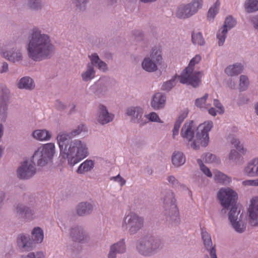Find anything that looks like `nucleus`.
Masks as SVG:
<instances>
[{
    "mask_svg": "<svg viewBox=\"0 0 258 258\" xmlns=\"http://www.w3.org/2000/svg\"><path fill=\"white\" fill-rule=\"evenodd\" d=\"M85 130L84 125H79L71 134H60L57 138L60 150V155L68 160V164L73 166L85 158L89 155L88 148L85 143L79 140H70Z\"/></svg>",
    "mask_w": 258,
    "mask_h": 258,
    "instance_id": "1",
    "label": "nucleus"
},
{
    "mask_svg": "<svg viewBox=\"0 0 258 258\" xmlns=\"http://www.w3.org/2000/svg\"><path fill=\"white\" fill-rule=\"evenodd\" d=\"M53 49L48 36L41 34L38 29L34 28L27 47L29 57L34 60L39 61L47 58L53 53Z\"/></svg>",
    "mask_w": 258,
    "mask_h": 258,
    "instance_id": "2",
    "label": "nucleus"
},
{
    "mask_svg": "<svg viewBox=\"0 0 258 258\" xmlns=\"http://www.w3.org/2000/svg\"><path fill=\"white\" fill-rule=\"evenodd\" d=\"M201 59L200 55H196L190 61L188 66L182 73L180 77V82L197 87L201 82L202 73L201 72H193L194 66Z\"/></svg>",
    "mask_w": 258,
    "mask_h": 258,
    "instance_id": "3",
    "label": "nucleus"
},
{
    "mask_svg": "<svg viewBox=\"0 0 258 258\" xmlns=\"http://www.w3.org/2000/svg\"><path fill=\"white\" fill-rule=\"evenodd\" d=\"M213 126L211 121L204 122L199 125L197 130L196 140L191 144V147L197 150L199 149L200 145L206 147L209 141V132Z\"/></svg>",
    "mask_w": 258,
    "mask_h": 258,
    "instance_id": "4",
    "label": "nucleus"
},
{
    "mask_svg": "<svg viewBox=\"0 0 258 258\" xmlns=\"http://www.w3.org/2000/svg\"><path fill=\"white\" fill-rule=\"evenodd\" d=\"M33 240L24 235H20L17 239V243L22 251L30 250L33 246V241L40 243L43 239V230L39 227L35 228L32 232Z\"/></svg>",
    "mask_w": 258,
    "mask_h": 258,
    "instance_id": "5",
    "label": "nucleus"
},
{
    "mask_svg": "<svg viewBox=\"0 0 258 258\" xmlns=\"http://www.w3.org/2000/svg\"><path fill=\"white\" fill-rule=\"evenodd\" d=\"M55 153L53 143L45 144L38 148L33 156V160L37 161L39 166H44L48 160L52 159Z\"/></svg>",
    "mask_w": 258,
    "mask_h": 258,
    "instance_id": "6",
    "label": "nucleus"
},
{
    "mask_svg": "<svg viewBox=\"0 0 258 258\" xmlns=\"http://www.w3.org/2000/svg\"><path fill=\"white\" fill-rule=\"evenodd\" d=\"M160 241L153 237H146L141 240L137 244L138 251L144 255H149L161 246Z\"/></svg>",
    "mask_w": 258,
    "mask_h": 258,
    "instance_id": "7",
    "label": "nucleus"
},
{
    "mask_svg": "<svg viewBox=\"0 0 258 258\" xmlns=\"http://www.w3.org/2000/svg\"><path fill=\"white\" fill-rule=\"evenodd\" d=\"M143 219L134 212L126 215L122 223V227L128 229L131 233H134L142 228Z\"/></svg>",
    "mask_w": 258,
    "mask_h": 258,
    "instance_id": "8",
    "label": "nucleus"
},
{
    "mask_svg": "<svg viewBox=\"0 0 258 258\" xmlns=\"http://www.w3.org/2000/svg\"><path fill=\"white\" fill-rule=\"evenodd\" d=\"M91 64H88L87 71L82 74V79L85 81L92 79L95 76V71L93 65L97 64L98 68L103 71L107 70L106 64L101 61L97 54L89 56Z\"/></svg>",
    "mask_w": 258,
    "mask_h": 258,
    "instance_id": "9",
    "label": "nucleus"
},
{
    "mask_svg": "<svg viewBox=\"0 0 258 258\" xmlns=\"http://www.w3.org/2000/svg\"><path fill=\"white\" fill-rule=\"evenodd\" d=\"M218 198L221 205L225 209L235 203L237 199V194L229 188H222L218 193Z\"/></svg>",
    "mask_w": 258,
    "mask_h": 258,
    "instance_id": "10",
    "label": "nucleus"
},
{
    "mask_svg": "<svg viewBox=\"0 0 258 258\" xmlns=\"http://www.w3.org/2000/svg\"><path fill=\"white\" fill-rule=\"evenodd\" d=\"M162 198L163 199V203L170 206V217L172 220H177L179 219V212L175 204L176 200L173 193L170 190L165 191L162 193Z\"/></svg>",
    "mask_w": 258,
    "mask_h": 258,
    "instance_id": "11",
    "label": "nucleus"
},
{
    "mask_svg": "<svg viewBox=\"0 0 258 258\" xmlns=\"http://www.w3.org/2000/svg\"><path fill=\"white\" fill-rule=\"evenodd\" d=\"M236 24V21L231 16L227 17L221 30H219L217 34L219 46L222 45L225 40L228 30L233 28Z\"/></svg>",
    "mask_w": 258,
    "mask_h": 258,
    "instance_id": "12",
    "label": "nucleus"
},
{
    "mask_svg": "<svg viewBox=\"0 0 258 258\" xmlns=\"http://www.w3.org/2000/svg\"><path fill=\"white\" fill-rule=\"evenodd\" d=\"M36 169L33 163L24 162L17 169V176L20 179H28L34 175Z\"/></svg>",
    "mask_w": 258,
    "mask_h": 258,
    "instance_id": "13",
    "label": "nucleus"
},
{
    "mask_svg": "<svg viewBox=\"0 0 258 258\" xmlns=\"http://www.w3.org/2000/svg\"><path fill=\"white\" fill-rule=\"evenodd\" d=\"M249 222L251 226H258V196L252 198L248 209Z\"/></svg>",
    "mask_w": 258,
    "mask_h": 258,
    "instance_id": "14",
    "label": "nucleus"
},
{
    "mask_svg": "<svg viewBox=\"0 0 258 258\" xmlns=\"http://www.w3.org/2000/svg\"><path fill=\"white\" fill-rule=\"evenodd\" d=\"M239 211H237V207L235 205L233 206L229 213V219L235 231L239 233L243 232L246 226L243 224H241L237 221Z\"/></svg>",
    "mask_w": 258,
    "mask_h": 258,
    "instance_id": "15",
    "label": "nucleus"
},
{
    "mask_svg": "<svg viewBox=\"0 0 258 258\" xmlns=\"http://www.w3.org/2000/svg\"><path fill=\"white\" fill-rule=\"evenodd\" d=\"M243 172L244 175L248 177L258 176V158H253L248 162Z\"/></svg>",
    "mask_w": 258,
    "mask_h": 258,
    "instance_id": "16",
    "label": "nucleus"
},
{
    "mask_svg": "<svg viewBox=\"0 0 258 258\" xmlns=\"http://www.w3.org/2000/svg\"><path fill=\"white\" fill-rule=\"evenodd\" d=\"M195 126L194 121L191 120L186 122L181 131V136L188 141L193 139L195 135Z\"/></svg>",
    "mask_w": 258,
    "mask_h": 258,
    "instance_id": "17",
    "label": "nucleus"
},
{
    "mask_svg": "<svg viewBox=\"0 0 258 258\" xmlns=\"http://www.w3.org/2000/svg\"><path fill=\"white\" fill-rule=\"evenodd\" d=\"M202 238L203 243L206 249L209 251L211 258H217L216 253V249L213 246L211 236L205 231H202Z\"/></svg>",
    "mask_w": 258,
    "mask_h": 258,
    "instance_id": "18",
    "label": "nucleus"
},
{
    "mask_svg": "<svg viewBox=\"0 0 258 258\" xmlns=\"http://www.w3.org/2000/svg\"><path fill=\"white\" fill-rule=\"evenodd\" d=\"M1 55L10 61L15 62L22 59L21 53L18 50L14 49L13 48L9 51L3 50L1 52Z\"/></svg>",
    "mask_w": 258,
    "mask_h": 258,
    "instance_id": "19",
    "label": "nucleus"
},
{
    "mask_svg": "<svg viewBox=\"0 0 258 258\" xmlns=\"http://www.w3.org/2000/svg\"><path fill=\"white\" fill-rule=\"evenodd\" d=\"M113 115L108 113L106 107L103 105L99 106L98 121L102 124H106L112 121Z\"/></svg>",
    "mask_w": 258,
    "mask_h": 258,
    "instance_id": "20",
    "label": "nucleus"
},
{
    "mask_svg": "<svg viewBox=\"0 0 258 258\" xmlns=\"http://www.w3.org/2000/svg\"><path fill=\"white\" fill-rule=\"evenodd\" d=\"M165 97L161 93L155 94L152 99L151 106L155 110L164 107L165 103Z\"/></svg>",
    "mask_w": 258,
    "mask_h": 258,
    "instance_id": "21",
    "label": "nucleus"
},
{
    "mask_svg": "<svg viewBox=\"0 0 258 258\" xmlns=\"http://www.w3.org/2000/svg\"><path fill=\"white\" fill-rule=\"evenodd\" d=\"M125 245L124 240L119 241L111 246L110 250L108 254V258H115L117 253H122L125 251Z\"/></svg>",
    "mask_w": 258,
    "mask_h": 258,
    "instance_id": "22",
    "label": "nucleus"
},
{
    "mask_svg": "<svg viewBox=\"0 0 258 258\" xmlns=\"http://www.w3.org/2000/svg\"><path fill=\"white\" fill-rule=\"evenodd\" d=\"M189 4L181 5L178 8L176 13V16L180 19H185L192 16L194 13L191 12Z\"/></svg>",
    "mask_w": 258,
    "mask_h": 258,
    "instance_id": "23",
    "label": "nucleus"
},
{
    "mask_svg": "<svg viewBox=\"0 0 258 258\" xmlns=\"http://www.w3.org/2000/svg\"><path fill=\"white\" fill-rule=\"evenodd\" d=\"M71 236L73 240L79 242L87 240V236L85 235L83 230L79 227H75L71 230Z\"/></svg>",
    "mask_w": 258,
    "mask_h": 258,
    "instance_id": "24",
    "label": "nucleus"
},
{
    "mask_svg": "<svg viewBox=\"0 0 258 258\" xmlns=\"http://www.w3.org/2000/svg\"><path fill=\"white\" fill-rule=\"evenodd\" d=\"M93 210L92 205L88 203H81L77 208V214L79 216H84L90 214Z\"/></svg>",
    "mask_w": 258,
    "mask_h": 258,
    "instance_id": "25",
    "label": "nucleus"
},
{
    "mask_svg": "<svg viewBox=\"0 0 258 258\" xmlns=\"http://www.w3.org/2000/svg\"><path fill=\"white\" fill-rule=\"evenodd\" d=\"M143 110L140 107H131L126 109V114L128 116L132 117V120H139L142 117L143 114Z\"/></svg>",
    "mask_w": 258,
    "mask_h": 258,
    "instance_id": "26",
    "label": "nucleus"
},
{
    "mask_svg": "<svg viewBox=\"0 0 258 258\" xmlns=\"http://www.w3.org/2000/svg\"><path fill=\"white\" fill-rule=\"evenodd\" d=\"M33 137L40 141H46L50 139L51 134L45 130H37L33 132Z\"/></svg>",
    "mask_w": 258,
    "mask_h": 258,
    "instance_id": "27",
    "label": "nucleus"
},
{
    "mask_svg": "<svg viewBox=\"0 0 258 258\" xmlns=\"http://www.w3.org/2000/svg\"><path fill=\"white\" fill-rule=\"evenodd\" d=\"M243 70V66L241 64H235L227 67L225 72L227 75L230 76L238 75Z\"/></svg>",
    "mask_w": 258,
    "mask_h": 258,
    "instance_id": "28",
    "label": "nucleus"
},
{
    "mask_svg": "<svg viewBox=\"0 0 258 258\" xmlns=\"http://www.w3.org/2000/svg\"><path fill=\"white\" fill-rule=\"evenodd\" d=\"M213 173L214 179L218 182L226 184L231 181L230 177L218 170H214Z\"/></svg>",
    "mask_w": 258,
    "mask_h": 258,
    "instance_id": "29",
    "label": "nucleus"
},
{
    "mask_svg": "<svg viewBox=\"0 0 258 258\" xmlns=\"http://www.w3.org/2000/svg\"><path fill=\"white\" fill-rule=\"evenodd\" d=\"M93 167L94 162L91 160H86L80 165L77 169V173L83 174L91 170Z\"/></svg>",
    "mask_w": 258,
    "mask_h": 258,
    "instance_id": "30",
    "label": "nucleus"
},
{
    "mask_svg": "<svg viewBox=\"0 0 258 258\" xmlns=\"http://www.w3.org/2000/svg\"><path fill=\"white\" fill-rule=\"evenodd\" d=\"M18 86L20 89H32L34 87V84L32 79L26 77L20 80Z\"/></svg>",
    "mask_w": 258,
    "mask_h": 258,
    "instance_id": "31",
    "label": "nucleus"
},
{
    "mask_svg": "<svg viewBox=\"0 0 258 258\" xmlns=\"http://www.w3.org/2000/svg\"><path fill=\"white\" fill-rule=\"evenodd\" d=\"M185 159L182 153L180 152H174L172 157V162L175 166H180L183 164Z\"/></svg>",
    "mask_w": 258,
    "mask_h": 258,
    "instance_id": "32",
    "label": "nucleus"
},
{
    "mask_svg": "<svg viewBox=\"0 0 258 258\" xmlns=\"http://www.w3.org/2000/svg\"><path fill=\"white\" fill-rule=\"evenodd\" d=\"M244 6L248 13L256 11L258 10V0H247Z\"/></svg>",
    "mask_w": 258,
    "mask_h": 258,
    "instance_id": "33",
    "label": "nucleus"
},
{
    "mask_svg": "<svg viewBox=\"0 0 258 258\" xmlns=\"http://www.w3.org/2000/svg\"><path fill=\"white\" fill-rule=\"evenodd\" d=\"M143 68L148 72H154L157 70L156 64L149 58H145L142 62Z\"/></svg>",
    "mask_w": 258,
    "mask_h": 258,
    "instance_id": "34",
    "label": "nucleus"
},
{
    "mask_svg": "<svg viewBox=\"0 0 258 258\" xmlns=\"http://www.w3.org/2000/svg\"><path fill=\"white\" fill-rule=\"evenodd\" d=\"M208 97V95L206 94L203 97L196 99L195 102L196 106L201 108H209L211 104L209 102H207Z\"/></svg>",
    "mask_w": 258,
    "mask_h": 258,
    "instance_id": "35",
    "label": "nucleus"
},
{
    "mask_svg": "<svg viewBox=\"0 0 258 258\" xmlns=\"http://www.w3.org/2000/svg\"><path fill=\"white\" fill-rule=\"evenodd\" d=\"M220 5V2L217 0L213 7H211L208 13V19L209 20L214 19L215 16L217 15L218 12L219 7Z\"/></svg>",
    "mask_w": 258,
    "mask_h": 258,
    "instance_id": "36",
    "label": "nucleus"
},
{
    "mask_svg": "<svg viewBox=\"0 0 258 258\" xmlns=\"http://www.w3.org/2000/svg\"><path fill=\"white\" fill-rule=\"evenodd\" d=\"M192 43L199 45H203L205 43V40L201 32H194L191 35Z\"/></svg>",
    "mask_w": 258,
    "mask_h": 258,
    "instance_id": "37",
    "label": "nucleus"
},
{
    "mask_svg": "<svg viewBox=\"0 0 258 258\" xmlns=\"http://www.w3.org/2000/svg\"><path fill=\"white\" fill-rule=\"evenodd\" d=\"M161 50L160 48H153L151 53L150 57L151 59L155 61L157 64H160L162 60V56L161 54Z\"/></svg>",
    "mask_w": 258,
    "mask_h": 258,
    "instance_id": "38",
    "label": "nucleus"
},
{
    "mask_svg": "<svg viewBox=\"0 0 258 258\" xmlns=\"http://www.w3.org/2000/svg\"><path fill=\"white\" fill-rule=\"evenodd\" d=\"M203 3V0H192V1L188 4L190 7V11L192 12L194 14H196L199 9L202 8Z\"/></svg>",
    "mask_w": 258,
    "mask_h": 258,
    "instance_id": "39",
    "label": "nucleus"
},
{
    "mask_svg": "<svg viewBox=\"0 0 258 258\" xmlns=\"http://www.w3.org/2000/svg\"><path fill=\"white\" fill-rule=\"evenodd\" d=\"M17 213L19 214H24V217L27 218H32L33 215L32 211L29 208H24L23 206H20L17 208Z\"/></svg>",
    "mask_w": 258,
    "mask_h": 258,
    "instance_id": "40",
    "label": "nucleus"
},
{
    "mask_svg": "<svg viewBox=\"0 0 258 258\" xmlns=\"http://www.w3.org/2000/svg\"><path fill=\"white\" fill-rule=\"evenodd\" d=\"M202 159L203 161L208 163H217L219 161L215 155L210 153L203 155Z\"/></svg>",
    "mask_w": 258,
    "mask_h": 258,
    "instance_id": "41",
    "label": "nucleus"
},
{
    "mask_svg": "<svg viewBox=\"0 0 258 258\" xmlns=\"http://www.w3.org/2000/svg\"><path fill=\"white\" fill-rule=\"evenodd\" d=\"M187 116V113L184 116H180L177 120L175 122L174 126V128L173 130V137L174 138V137L178 134L179 129L180 126V124L181 122L183 121V119L186 117Z\"/></svg>",
    "mask_w": 258,
    "mask_h": 258,
    "instance_id": "42",
    "label": "nucleus"
},
{
    "mask_svg": "<svg viewBox=\"0 0 258 258\" xmlns=\"http://www.w3.org/2000/svg\"><path fill=\"white\" fill-rule=\"evenodd\" d=\"M230 142L231 144L234 145V147L236 148V149L242 154H244L246 152V150L244 149L243 147V145L240 144L239 141L235 138H233L231 139Z\"/></svg>",
    "mask_w": 258,
    "mask_h": 258,
    "instance_id": "43",
    "label": "nucleus"
},
{
    "mask_svg": "<svg viewBox=\"0 0 258 258\" xmlns=\"http://www.w3.org/2000/svg\"><path fill=\"white\" fill-rule=\"evenodd\" d=\"M249 81L247 77L242 75L240 78L239 89L240 91L245 90L248 87Z\"/></svg>",
    "mask_w": 258,
    "mask_h": 258,
    "instance_id": "44",
    "label": "nucleus"
},
{
    "mask_svg": "<svg viewBox=\"0 0 258 258\" xmlns=\"http://www.w3.org/2000/svg\"><path fill=\"white\" fill-rule=\"evenodd\" d=\"M178 77H175L173 79L164 83L162 86V89L165 91H169L175 85V81L176 79L178 78L180 80Z\"/></svg>",
    "mask_w": 258,
    "mask_h": 258,
    "instance_id": "45",
    "label": "nucleus"
},
{
    "mask_svg": "<svg viewBox=\"0 0 258 258\" xmlns=\"http://www.w3.org/2000/svg\"><path fill=\"white\" fill-rule=\"evenodd\" d=\"M198 163L200 165L201 170L203 172V173L208 177H211L212 176V174L209 168L205 166L202 163V161L200 159L198 160Z\"/></svg>",
    "mask_w": 258,
    "mask_h": 258,
    "instance_id": "46",
    "label": "nucleus"
},
{
    "mask_svg": "<svg viewBox=\"0 0 258 258\" xmlns=\"http://www.w3.org/2000/svg\"><path fill=\"white\" fill-rule=\"evenodd\" d=\"M28 6L31 9L38 10L41 7V4L39 0H29Z\"/></svg>",
    "mask_w": 258,
    "mask_h": 258,
    "instance_id": "47",
    "label": "nucleus"
},
{
    "mask_svg": "<svg viewBox=\"0 0 258 258\" xmlns=\"http://www.w3.org/2000/svg\"><path fill=\"white\" fill-rule=\"evenodd\" d=\"M146 117L150 121L159 122H161V120H160V119L159 116L155 112H151L150 114H149L148 115H146Z\"/></svg>",
    "mask_w": 258,
    "mask_h": 258,
    "instance_id": "48",
    "label": "nucleus"
},
{
    "mask_svg": "<svg viewBox=\"0 0 258 258\" xmlns=\"http://www.w3.org/2000/svg\"><path fill=\"white\" fill-rule=\"evenodd\" d=\"M22 258H44V255L41 252H38L36 254L30 252L26 256H22Z\"/></svg>",
    "mask_w": 258,
    "mask_h": 258,
    "instance_id": "49",
    "label": "nucleus"
},
{
    "mask_svg": "<svg viewBox=\"0 0 258 258\" xmlns=\"http://www.w3.org/2000/svg\"><path fill=\"white\" fill-rule=\"evenodd\" d=\"M239 158L240 155L239 153L235 150H231L229 155V159L231 160L235 161Z\"/></svg>",
    "mask_w": 258,
    "mask_h": 258,
    "instance_id": "50",
    "label": "nucleus"
},
{
    "mask_svg": "<svg viewBox=\"0 0 258 258\" xmlns=\"http://www.w3.org/2000/svg\"><path fill=\"white\" fill-rule=\"evenodd\" d=\"M214 105L217 108V112L219 113H223L224 112V108L219 100L214 99L213 100Z\"/></svg>",
    "mask_w": 258,
    "mask_h": 258,
    "instance_id": "51",
    "label": "nucleus"
},
{
    "mask_svg": "<svg viewBox=\"0 0 258 258\" xmlns=\"http://www.w3.org/2000/svg\"><path fill=\"white\" fill-rule=\"evenodd\" d=\"M242 184L245 186H256V179L245 180L242 182Z\"/></svg>",
    "mask_w": 258,
    "mask_h": 258,
    "instance_id": "52",
    "label": "nucleus"
},
{
    "mask_svg": "<svg viewBox=\"0 0 258 258\" xmlns=\"http://www.w3.org/2000/svg\"><path fill=\"white\" fill-rule=\"evenodd\" d=\"M115 181H117L118 182H119L121 186H123L125 183V180L122 178L119 174H118L117 176L113 177L112 178Z\"/></svg>",
    "mask_w": 258,
    "mask_h": 258,
    "instance_id": "53",
    "label": "nucleus"
},
{
    "mask_svg": "<svg viewBox=\"0 0 258 258\" xmlns=\"http://www.w3.org/2000/svg\"><path fill=\"white\" fill-rule=\"evenodd\" d=\"M167 180L174 186H176L178 183L177 180L173 176H169Z\"/></svg>",
    "mask_w": 258,
    "mask_h": 258,
    "instance_id": "54",
    "label": "nucleus"
},
{
    "mask_svg": "<svg viewBox=\"0 0 258 258\" xmlns=\"http://www.w3.org/2000/svg\"><path fill=\"white\" fill-rule=\"evenodd\" d=\"M251 21L252 22L254 28L258 30V15L253 17L251 19Z\"/></svg>",
    "mask_w": 258,
    "mask_h": 258,
    "instance_id": "55",
    "label": "nucleus"
},
{
    "mask_svg": "<svg viewBox=\"0 0 258 258\" xmlns=\"http://www.w3.org/2000/svg\"><path fill=\"white\" fill-rule=\"evenodd\" d=\"M8 70V64L7 62H4L2 69L0 70V73L6 72Z\"/></svg>",
    "mask_w": 258,
    "mask_h": 258,
    "instance_id": "56",
    "label": "nucleus"
},
{
    "mask_svg": "<svg viewBox=\"0 0 258 258\" xmlns=\"http://www.w3.org/2000/svg\"><path fill=\"white\" fill-rule=\"evenodd\" d=\"M208 112L209 114L213 116H215L216 115V111L214 108H208Z\"/></svg>",
    "mask_w": 258,
    "mask_h": 258,
    "instance_id": "57",
    "label": "nucleus"
},
{
    "mask_svg": "<svg viewBox=\"0 0 258 258\" xmlns=\"http://www.w3.org/2000/svg\"><path fill=\"white\" fill-rule=\"evenodd\" d=\"M7 105L5 103H2L0 105V111L3 110V112H5L7 110Z\"/></svg>",
    "mask_w": 258,
    "mask_h": 258,
    "instance_id": "58",
    "label": "nucleus"
},
{
    "mask_svg": "<svg viewBox=\"0 0 258 258\" xmlns=\"http://www.w3.org/2000/svg\"><path fill=\"white\" fill-rule=\"evenodd\" d=\"M142 2L147 3H151L156 1V0H141Z\"/></svg>",
    "mask_w": 258,
    "mask_h": 258,
    "instance_id": "59",
    "label": "nucleus"
},
{
    "mask_svg": "<svg viewBox=\"0 0 258 258\" xmlns=\"http://www.w3.org/2000/svg\"><path fill=\"white\" fill-rule=\"evenodd\" d=\"M77 1H78V3H79V4H80V3L85 4L87 2V0H77Z\"/></svg>",
    "mask_w": 258,
    "mask_h": 258,
    "instance_id": "60",
    "label": "nucleus"
},
{
    "mask_svg": "<svg viewBox=\"0 0 258 258\" xmlns=\"http://www.w3.org/2000/svg\"><path fill=\"white\" fill-rule=\"evenodd\" d=\"M255 110L256 114L258 115V103L255 106Z\"/></svg>",
    "mask_w": 258,
    "mask_h": 258,
    "instance_id": "61",
    "label": "nucleus"
},
{
    "mask_svg": "<svg viewBox=\"0 0 258 258\" xmlns=\"http://www.w3.org/2000/svg\"><path fill=\"white\" fill-rule=\"evenodd\" d=\"M256 186H258V178L256 179Z\"/></svg>",
    "mask_w": 258,
    "mask_h": 258,
    "instance_id": "62",
    "label": "nucleus"
},
{
    "mask_svg": "<svg viewBox=\"0 0 258 258\" xmlns=\"http://www.w3.org/2000/svg\"><path fill=\"white\" fill-rule=\"evenodd\" d=\"M116 1V0H110V1H111V3H112L113 1Z\"/></svg>",
    "mask_w": 258,
    "mask_h": 258,
    "instance_id": "63",
    "label": "nucleus"
},
{
    "mask_svg": "<svg viewBox=\"0 0 258 258\" xmlns=\"http://www.w3.org/2000/svg\"><path fill=\"white\" fill-rule=\"evenodd\" d=\"M77 7H79V4H77Z\"/></svg>",
    "mask_w": 258,
    "mask_h": 258,
    "instance_id": "64",
    "label": "nucleus"
}]
</instances>
